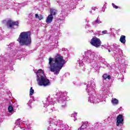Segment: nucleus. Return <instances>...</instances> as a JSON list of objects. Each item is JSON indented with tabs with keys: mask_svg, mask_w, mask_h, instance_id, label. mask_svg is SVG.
<instances>
[{
	"mask_svg": "<svg viewBox=\"0 0 130 130\" xmlns=\"http://www.w3.org/2000/svg\"><path fill=\"white\" fill-rule=\"evenodd\" d=\"M111 103L113 105H117V104H118L119 102H118V100L115 99V98H113L111 100Z\"/></svg>",
	"mask_w": 130,
	"mask_h": 130,
	"instance_id": "obj_10",
	"label": "nucleus"
},
{
	"mask_svg": "<svg viewBox=\"0 0 130 130\" xmlns=\"http://www.w3.org/2000/svg\"><path fill=\"white\" fill-rule=\"evenodd\" d=\"M13 111H14V108L13 107V106H12V105L9 106L8 107L9 112H10V113H12V112H13Z\"/></svg>",
	"mask_w": 130,
	"mask_h": 130,
	"instance_id": "obj_13",
	"label": "nucleus"
},
{
	"mask_svg": "<svg viewBox=\"0 0 130 130\" xmlns=\"http://www.w3.org/2000/svg\"><path fill=\"white\" fill-rule=\"evenodd\" d=\"M103 78L105 80H106V79H108V80H110L111 79V77H110V75H107V74H105L103 75Z\"/></svg>",
	"mask_w": 130,
	"mask_h": 130,
	"instance_id": "obj_11",
	"label": "nucleus"
},
{
	"mask_svg": "<svg viewBox=\"0 0 130 130\" xmlns=\"http://www.w3.org/2000/svg\"><path fill=\"white\" fill-rule=\"evenodd\" d=\"M57 11H56V10H55V9H51L50 11V15L53 17V16H55V15H56V14H57Z\"/></svg>",
	"mask_w": 130,
	"mask_h": 130,
	"instance_id": "obj_9",
	"label": "nucleus"
},
{
	"mask_svg": "<svg viewBox=\"0 0 130 130\" xmlns=\"http://www.w3.org/2000/svg\"><path fill=\"white\" fill-rule=\"evenodd\" d=\"M33 94H34V89L32 87H31L29 90V95H32Z\"/></svg>",
	"mask_w": 130,
	"mask_h": 130,
	"instance_id": "obj_14",
	"label": "nucleus"
},
{
	"mask_svg": "<svg viewBox=\"0 0 130 130\" xmlns=\"http://www.w3.org/2000/svg\"><path fill=\"white\" fill-rule=\"evenodd\" d=\"M119 41L121 43H123V44H125L126 40H125V36L122 35L120 38Z\"/></svg>",
	"mask_w": 130,
	"mask_h": 130,
	"instance_id": "obj_8",
	"label": "nucleus"
},
{
	"mask_svg": "<svg viewBox=\"0 0 130 130\" xmlns=\"http://www.w3.org/2000/svg\"><path fill=\"white\" fill-rule=\"evenodd\" d=\"M37 82L39 86H44L45 87L50 85V81H49V79L46 78V76L44 75V71H43V70L42 69L39 70L37 72Z\"/></svg>",
	"mask_w": 130,
	"mask_h": 130,
	"instance_id": "obj_3",
	"label": "nucleus"
},
{
	"mask_svg": "<svg viewBox=\"0 0 130 130\" xmlns=\"http://www.w3.org/2000/svg\"><path fill=\"white\" fill-rule=\"evenodd\" d=\"M66 62L67 61L64 60L63 56L59 54H56L54 59L51 57L49 58V64L50 66L49 69L50 72L54 73V75L57 76Z\"/></svg>",
	"mask_w": 130,
	"mask_h": 130,
	"instance_id": "obj_1",
	"label": "nucleus"
},
{
	"mask_svg": "<svg viewBox=\"0 0 130 130\" xmlns=\"http://www.w3.org/2000/svg\"><path fill=\"white\" fill-rule=\"evenodd\" d=\"M85 128H87V125L85 123H83L82 125H81V126H80V130H83V129H85ZM78 129V130L79 129Z\"/></svg>",
	"mask_w": 130,
	"mask_h": 130,
	"instance_id": "obj_12",
	"label": "nucleus"
},
{
	"mask_svg": "<svg viewBox=\"0 0 130 130\" xmlns=\"http://www.w3.org/2000/svg\"><path fill=\"white\" fill-rule=\"evenodd\" d=\"M109 52H110V50H108Z\"/></svg>",
	"mask_w": 130,
	"mask_h": 130,
	"instance_id": "obj_21",
	"label": "nucleus"
},
{
	"mask_svg": "<svg viewBox=\"0 0 130 130\" xmlns=\"http://www.w3.org/2000/svg\"><path fill=\"white\" fill-rule=\"evenodd\" d=\"M20 119H18L16 121V122H15L16 124H20Z\"/></svg>",
	"mask_w": 130,
	"mask_h": 130,
	"instance_id": "obj_18",
	"label": "nucleus"
},
{
	"mask_svg": "<svg viewBox=\"0 0 130 130\" xmlns=\"http://www.w3.org/2000/svg\"><path fill=\"white\" fill-rule=\"evenodd\" d=\"M7 26L8 28H13L14 26H17L19 27V22L18 21H13V20L9 19L7 22Z\"/></svg>",
	"mask_w": 130,
	"mask_h": 130,
	"instance_id": "obj_5",
	"label": "nucleus"
},
{
	"mask_svg": "<svg viewBox=\"0 0 130 130\" xmlns=\"http://www.w3.org/2000/svg\"><path fill=\"white\" fill-rule=\"evenodd\" d=\"M102 33L103 34H107V30H103Z\"/></svg>",
	"mask_w": 130,
	"mask_h": 130,
	"instance_id": "obj_19",
	"label": "nucleus"
},
{
	"mask_svg": "<svg viewBox=\"0 0 130 130\" xmlns=\"http://www.w3.org/2000/svg\"><path fill=\"white\" fill-rule=\"evenodd\" d=\"M94 24H100V23H101V21H100L99 20V19H98V18H97L94 21Z\"/></svg>",
	"mask_w": 130,
	"mask_h": 130,
	"instance_id": "obj_16",
	"label": "nucleus"
},
{
	"mask_svg": "<svg viewBox=\"0 0 130 130\" xmlns=\"http://www.w3.org/2000/svg\"><path fill=\"white\" fill-rule=\"evenodd\" d=\"M17 41L21 46H28L32 43L31 31H23L20 33Z\"/></svg>",
	"mask_w": 130,
	"mask_h": 130,
	"instance_id": "obj_2",
	"label": "nucleus"
},
{
	"mask_svg": "<svg viewBox=\"0 0 130 130\" xmlns=\"http://www.w3.org/2000/svg\"><path fill=\"white\" fill-rule=\"evenodd\" d=\"M53 20V16L50 15H49L47 18L46 23H47L48 24H49V23H51V22H52Z\"/></svg>",
	"mask_w": 130,
	"mask_h": 130,
	"instance_id": "obj_7",
	"label": "nucleus"
},
{
	"mask_svg": "<svg viewBox=\"0 0 130 130\" xmlns=\"http://www.w3.org/2000/svg\"><path fill=\"white\" fill-rule=\"evenodd\" d=\"M90 43L91 44V45L94 46V47L98 48V47H100V46H101L102 42H101L100 39L97 38L96 37H94L91 39Z\"/></svg>",
	"mask_w": 130,
	"mask_h": 130,
	"instance_id": "obj_4",
	"label": "nucleus"
},
{
	"mask_svg": "<svg viewBox=\"0 0 130 130\" xmlns=\"http://www.w3.org/2000/svg\"><path fill=\"white\" fill-rule=\"evenodd\" d=\"M112 7L114 8L115 9H118V6L115 5L114 3L112 4Z\"/></svg>",
	"mask_w": 130,
	"mask_h": 130,
	"instance_id": "obj_17",
	"label": "nucleus"
},
{
	"mask_svg": "<svg viewBox=\"0 0 130 130\" xmlns=\"http://www.w3.org/2000/svg\"><path fill=\"white\" fill-rule=\"evenodd\" d=\"M35 17L36 19H39V20H42V19H43V17L41 16H39V15H38V14H36Z\"/></svg>",
	"mask_w": 130,
	"mask_h": 130,
	"instance_id": "obj_15",
	"label": "nucleus"
},
{
	"mask_svg": "<svg viewBox=\"0 0 130 130\" xmlns=\"http://www.w3.org/2000/svg\"><path fill=\"white\" fill-rule=\"evenodd\" d=\"M116 120L117 126H119L120 124H123V120H124V119L123 118V115L119 114L118 115L116 118Z\"/></svg>",
	"mask_w": 130,
	"mask_h": 130,
	"instance_id": "obj_6",
	"label": "nucleus"
},
{
	"mask_svg": "<svg viewBox=\"0 0 130 130\" xmlns=\"http://www.w3.org/2000/svg\"><path fill=\"white\" fill-rule=\"evenodd\" d=\"M3 22H6V20H3Z\"/></svg>",
	"mask_w": 130,
	"mask_h": 130,
	"instance_id": "obj_20",
	"label": "nucleus"
}]
</instances>
